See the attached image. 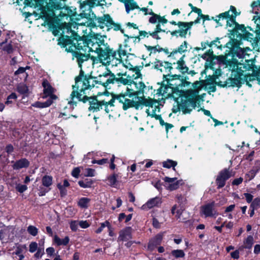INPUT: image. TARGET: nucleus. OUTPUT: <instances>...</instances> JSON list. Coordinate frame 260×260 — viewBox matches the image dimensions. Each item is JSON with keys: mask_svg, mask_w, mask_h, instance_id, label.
<instances>
[{"mask_svg": "<svg viewBox=\"0 0 260 260\" xmlns=\"http://www.w3.org/2000/svg\"><path fill=\"white\" fill-rule=\"evenodd\" d=\"M27 232L30 235L36 236L38 233V229L35 226L29 225L27 228Z\"/></svg>", "mask_w": 260, "mask_h": 260, "instance_id": "56", "label": "nucleus"}, {"mask_svg": "<svg viewBox=\"0 0 260 260\" xmlns=\"http://www.w3.org/2000/svg\"><path fill=\"white\" fill-rule=\"evenodd\" d=\"M104 76L109 77L106 80L105 84H106V85L114 84L115 82L118 84L121 83L124 85H131L132 84H135V81H134V74L132 76L127 75V78L123 77L117 78L110 70L107 69V71L104 73Z\"/></svg>", "mask_w": 260, "mask_h": 260, "instance_id": "12", "label": "nucleus"}, {"mask_svg": "<svg viewBox=\"0 0 260 260\" xmlns=\"http://www.w3.org/2000/svg\"><path fill=\"white\" fill-rule=\"evenodd\" d=\"M161 85L165 86L164 92L167 93V90L171 89L170 92L167 95L169 98H174L173 94L179 96L183 93L182 91L186 90L180 89V87L189 86L190 82L185 80L181 79L180 75H163V81L161 82Z\"/></svg>", "mask_w": 260, "mask_h": 260, "instance_id": "6", "label": "nucleus"}, {"mask_svg": "<svg viewBox=\"0 0 260 260\" xmlns=\"http://www.w3.org/2000/svg\"><path fill=\"white\" fill-rule=\"evenodd\" d=\"M42 84L44 88L43 93L44 94L43 98H46L48 95L54 92V88L51 85L47 80H44Z\"/></svg>", "mask_w": 260, "mask_h": 260, "instance_id": "28", "label": "nucleus"}, {"mask_svg": "<svg viewBox=\"0 0 260 260\" xmlns=\"http://www.w3.org/2000/svg\"><path fill=\"white\" fill-rule=\"evenodd\" d=\"M79 2L80 9L88 7L87 10L92 12V9L94 7V6H96L98 0H86L83 2L80 1Z\"/></svg>", "mask_w": 260, "mask_h": 260, "instance_id": "32", "label": "nucleus"}, {"mask_svg": "<svg viewBox=\"0 0 260 260\" xmlns=\"http://www.w3.org/2000/svg\"><path fill=\"white\" fill-rule=\"evenodd\" d=\"M255 24L254 29L250 26H245L244 24L238 25L237 27H233L228 30V37H234L240 43L243 41L249 42L253 50H260V16H254L252 19Z\"/></svg>", "mask_w": 260, "mask_h": 260, "instance_id": "1", "label": "nucleus"}, {"mask_svg": "<svg viewBox=\"0 0 260 260\" xmlns=\"http://www.w3.org/2000/svg\"><path fill=\"white\" fill-rule=\"evenodd\" d=\"M42 184L45 187H49L52 184V177L50 176L45 175L42 180Z\"/></svg>", "mask_w": 260, "mask_h": 260, "instance_id": "42", "label": "nucleus"}, {"mask_svg": "<svg viewBox=\"0 0 260 260\" xmlns=\"http://www.w3.org/2000/svg\"><path fill=\"white\" fill-rule=\"evenodd\" d=\"M132 90L130 88L127 87L126 91L125 92L120 93V94H116L114 93V96L117 97V98L116 99V100H118L120 103L123 104V103H124V101H123L122 98H125L126 96H128L129 98V94H130L129 91H132Z\"/></svg>", "mask_w": 260, "mask_h": 260, "instance_id": "37", "label": "nucleus"}, {"mask_svg": "<svg viewBox=\"0 0 260 260\" xmlns=\"http://www.w3.org/2000/svg\"><path fill=\"white\" fill-rule=\"evenodd\" d=\"M27 187L26 185H22L21 184H17L16 185V189L20 193H22L27 190Z\"/></svg>", "mask_w": 260, "mask_h": 260, "instance_id": "61", "label": "nucleus"}, {"mask_svg": "<svg viewBox=\"0 0 260 260\" xmlns=\"http://www.w3.org/2000/svg\"><path fill=\"white\" fill-rule=\"evenodd\" d=\"M201 213L206 217H213L218 215V212L215 208V203L212 202L201 207Z\"/></svg>", "mask_w": 260, "mask_h": 260, "instance_id": "21", "label": "nucleus"}, {"mask_svg": "<svg viewBox=\"0 0 260 260\" xmlns=\"http://www.w3.org/2000/svg\"><path fill=\"white\" fill-rule=\"evenodd\" d=\"M215 56V55L213 54L212 49H210L202 55L201 57L204 59H206L207 57H208L211 60H213L214 59Z\"/></svg>", "mask_w": 260, "mask_h": 260, "instance_id": "48", "label": "nucleus"}, {"mask_svg": "<svg viewBox=\"0 0 260 260\" xmlns=\"http://www.w3.org/2000/svg\"><path fill=\"white\" fill-rule=\"evenodd\" d=\"M56 3H59L60 4V8L58 9H53L52 10V13L50 14V12H47L46 16H45V23H46L49 26V27H52L53 25L52 22L49 19L51 16L54 14V11L55 10H63L64 12H60L59 16L60 17L63 18L64 17H70L74 16L76 15V12H74L71 9V7L63 5V4L62 3V0H55Z\"/></svg>", "mask_w": 260, "mask_h": 260, "instance_id": "13", "label": "nucleus"}, {"mask_svg": "<svg viewBox=\"0 0 260 260\" xmlns=\"http://www.w3.org/2000/svg\"><path fill=\"white\" fill-rule=\"evenodd\" d=\"M87 7H84L82 9H80L82 12L79 14V16L81 18H86L87 19V21L85 23H77L76 24L86 26L90 28L98 27V19L99 17H97L92 11V12L88 11Z\"/></svg>", "mask_w": 260, "mask_h": 260, "instance_id": "14", "label": "nucleus"}, {"mask_svg": "<svg viewBox=\"0 0 260 260\" xmlns=\"http://www.w3.org/2000/svg\"><path fill=\"white\" fill-rule=\"evenodd\" d=\"M64 25V28H66L67 32H69L70 31L71 33L69 37H71V39L77 43V47L82 49L81 45H82V47L88 49V52H94L97 53L98 51L96 50H98V48L100 47L98 45V42L96 41V36L99 37V34L91 31L86 35H84L82 36H80L77 32L72 29L70 24L65 23Z\"/></svg>", "mask_w": 260, "mask_h": 260, "instance_id": "4", "label": "nucleus"}, {"mask_svg": "<svg viewBox=\"0 0 260 260\" xmlns=\"http://www.w3.org/2000/svg\"><path fill=\"white\" fill-rule=\"evenodd\" d=\"M253 244V237L249 236L244 242V247L249 249L252 247Z\"/></svg>", "mask_w": 260, "mask_h": 260, "instance_id": "55", "label": "nucleus"}, {"mask_svg": "<svg viewBox=\"0 0 260 260\" xmlns=\"http://www.w3.org/2000/svg\"><path fill=\"white\" fill-rule=\"evenodd\" d=\"M260 207V198H255L251 203L250 208L257 209Z\"/></svg>", "mask_w": 260, "mask_h": 260, "instance_id": "62", "label": "nucleus"}, {"mask_svg": "<svg viewBox=\"0 0 260 260\" xmlns=\"http://www.w3.org/2000/svg\"><path fill=\"white\" fill-rule=\"evenodd\" d=\"M105 27H107V31L113 29L114 31L120 30L122 34H124V29L121 28L120 24L115 23L108 14H104L98 19V27L103 29Z\"/></svg>", "mask_w": 260, "mask_h": 260, "instance_id": "11", "label": "nucleus"}, {"mask_svg": "<svg viewBox=\"0 0 260 260\" xmlns=\"http://www.w3.org/2000/svg\"><path fill=\"white\" fill-rule=\"evenodd\" d=\"M162 239V236L161 235L158 234L156 235L149 242L148 249L150 251L153 250L157 245L160 244Z\"/></svg>", "mask_w": 260, "mask_h": 260, "instance_id": "29", "label": "nucleus"}, {"mask_svg": "<svg viewBox=\"0 0 260 260\" xmlns=\"http://www.w3.org/2000/svg\"><path fill=\"white\" fill-rule=\"evenodd\" d=\"M256 59L255 58L250 59H245L243 63L238 61L237 69H240L243 71H252L254 76H257L258 73V66L255 65Z\"/></svg>", "mask_w": 260, "mask_h": 260, "instance_id": "15", "label": "nucleus"}, {"mask_svg": "<svg viewBox=\"0 0 260 260\" xmlns=\"http://www.w3.org/2000/svg\"><path fill=\"white\" fill-rule=\"evenodd\" d=\"M96 95L88 96L87 94H81L78 91H72L68 102L72 110L77 106L78 102H81L85 104L88 103L89 106L88 110L92 113L98 112L102 109L104 106V100H98Z\"/></svg>", "mask_w": 260, "mask_h": 260, "instance_id": "5", "label": "nucleus"}, {"mask_svg": "<svg viewBox=\"0 0 260 260\" xmlns=\"http://www.w3.org/2000/svg\"><path fill=\"white\" fill-rule=\"evenodd\" d=\"M154 68L157 70H159L160 72H162V70L161 69H160V67H164L166 70H168L170 73L169 74L171 75V70H173V68L172 67L173 64H175L176 63L173 62L171 63L167 61H162L158 59H155V61H154Z\"/></svg>", "mask_w": 260, "mask_h": 260, "instance_id": "24", "label": "nucleus"}, {"mask_svg": "<svg viewBox=\"0 0 260 260\" xmlns=\"http://www.w3.org/2000/svg\"><path fill=\"white\" fill-rule=\"evenodd\" d=\"M106 37V36H102L100 34L99 37H98V36H96V41L98 42V45H99L100 47H102V46H103V47L105 46L106 43H105L104 38Z\"/></svg>", "mask_w": 260, "mask_h": 260, "instance_id": "54", "label": "nucleus"}, {"mask_svg": "<svg viewBox=\"0 0 260 260\" xmlns=\"http://www.w3.org/2000/svg\"><path fill=\"white\" fill-rule=\"evenodd\" d=\"M48 157L49 158V160L52 161L55 159H58V158H60L61 155L60 154L56 152L51 151L49 153Z\"/></svg>", "mask_w": 260, "mask_h": 260, "instance_id": "59", "label": "nucleus"}, {"mask_svg": "<svg viewBox=\"0 0 260 260\" xmlns=\"http://www.w3.org/2000/svg\"><path fill=\"white\" fill-rule=\"evenodd\" d=\"M70 228L73 231H76L78 229L79 223L78 221L73 220L70 222Z\"/></svg>", "mask_w": 260, "mask_h": 260, "instance_id": "64", "label": "nucleus"}, {"mask_svg": "<svg viewBox=\"0 0 260 260\" xmlns=\"http://www.w3.org/2000/svg\"><path fill=\"white\" fill-rule=\"evenodd\" d=\"M161 203V199L159 197H155L148 200L147 203L142 206L143 210H148L155 206H158Z\"/></svg>", "mask_w": 260, "mask_h": 260, "instance_id": "27", "label": "nucleus"}, {"mask_svg": "<svg viewBox=\"0 0 260 260\" xmlns=\"http://www.w3.org/2000/svg\"><path fill=\"white\" fill-rule=\"evenodd\" d=\"M216 17L220 18V19H226V22L231 19V16L230 14V10L225 11L223 13H221L216 16Z\"/></svg>", "mask_w": 260, "mask_h": 260, "instance_id": "52", "label": "nucleus"}, {"mask_svg": "<svg viewBox=\"0 0 260 260\" xmlns=\"http://www.w3.org/2000/svg\"><path fill=\"white\" fill-rule=\"evenodd\" d=\"M232 71L233 73L235 72V77L229 78V80H230L231 82V85H228V86L237 87L238 88L241 87L243 84L242 80H243V79L242 76H243V71L240 69H237V67L232 69Z\"/></svg>", "mask_w": 260, "mask_h": 260, "instance_id": "19", "label": "nucleus"}, {"mask_svg": "<svg viewBox=\"0 0 260 260\" xmlns=\"http://www.w3.org/2000/svg\"><path fill=\"white\" fill-rule=\"evenodd\" d=\"M258 170H251L247 174H246V181H250L255 176Z\"/></svg>", "mask_w": 260, "mask_h": 260, "instance_id": "58", "label": "nucleus"}, {"mask_svg": "<svg viewBox=\"0 0 260 260\" xmlns=\"http://www.w3.org/2000/svg\"><path fill=\"white\" fill-rule=\"evenodd\" d=\"M233 176H234L233 172L229 169H224L220 171L216 179L217 188H221L224 186L226 181Z\"/></svg>", "mask_w": 260, "mask_h": 260, "instance_id": "17", "label": "nucleus"}, {"mask_svg": "<svg viewBox=\"0 0 260 260\" xmlns=\"http://www.w3.org/2000/svg\"><path fill=\"white\" fill-rule=\"evenodd\" d=\"M116 51H117V54L118 55V57H117V60H121L122 57L127 55V51L123 49V45L121 44H118V47Z\"/></svg>", "mask_w": 260, "mask_h": 260, "instance_id": "38", "label": "nucleus"}, {"mask_svg": "<svg viewBox=\"0 0 260 260\" xmlns=\"http://www.w3.org/2000/svg\"><path fill=\"white\" fill-rule=\"evenodd\" d=\"M184 57L185 55H183L176 62L177 66L176 67V69L178 70L182 74L187 73L189 70L188 67L186 66L185 62L184 60Z\"/></svg>", "mask_w": 260, "mask_h": 260, "instance_id": "30", "label": "nucleus"}, {"mask_svg": "<svg viewBox=\"0 0 260 260\" xmlns=\"http://www.w3.org/2000/svg\"><path fill=\"white\" fill-rule=\"evenodd\" d=\"M3 50L7 52L8 54H11L13 53L14 49L12 45L9 43L3 47Z\"/></svg>", "mask_w": 260, "mask_h": 260, "instance_id": "63", "label": "nucleus"}, {"mask_svg": "<svg viewBox=\"0 0 260 260\" xmlns=\"http://www.w3.org/2000/svg\"><path fill=\"white\" fill-rule=\"evenodd\" d=\"M171 253L176 258L183 257L185 255L184 251L180 249L172 250Z\"/></svg>", "mask_w": 260, "mask_h": 260, "instance_id": "50", "label": "nucleus"}, {"mask_svg": "<svg viewBox=\"0 0 260 260\" xmlns=\"http://www.w3.org/2000/svg\"><path fill=\"white\" fill-rule=\"evenodd\" d=\"M216 76H209V78H207L206 80H202V82H206L207 85H211L212 84H215Z\"/></svg>", "mask_w": 260, "mask_h": 260, "instance_id": "53", "label": "nucleus"}, {"mask_svg": "<svg viewBox=\"0 0 260 260\" xmlns=\"http://www.w3.org/2000/svg\"><path fill=\"white\" fill-rule=\"evenodd\" d=\"M134 84L137 90L135 91L134 89L131 88L132 90L129 91V98H132L134 96L136 98H139V94H144V88L146 87V85L143 82H139V83H137L135 81V84Z\"/></svg>", "mask_w": 260, "mask_h": 260, "instance_id": "25", "label": "nucleus"}, {"mask_svg": "<svg viewBox=\"0 0 260 260\" xmlns=\"http://www.w3.org/2000/svg\"><path fill=\"white\" fill-rule=\"evenodd\" d=\"M188 43L184 41L178 48L174 49L170 53L168 57H173L175 54L179 53L182 54L187 50Z\"/></svg>", "mask_w": 260, "mask_h": 260, "instance_id": "31", "label": "nucleus"}, {"mask_svg": "<svg viewBox=\"0 0 260 260\" xmlns=\"http://www.w3.org/2000/svg\"><path fill=\"white\" fill-rule=\"evenodd\" d=\"M134 101L128 99H125L124 103H123L122 109L123 110L126 111L130 108H133V104Z\"/></svg>", "mask_w": 260, "mask_h": 260, "instance_id": "44", "label": "nucleus"}, {"mask_svg": "<svg viewBox=\"0 0 260 260\" xmlns=\"http://www.w3.org/2000/svg\"><path fill=\"white\" fill-rule=\"evenodd\" d=\"M17 91L21 94H25L28 93L29 89L26 84H20L17 87Z\"/></svg>", "mask_w": 260, "mask_h": 260, "instance_id": "43", "label": "nucleus"}, {"mask_svg": "<svg viewBox=\"0 0 260 260\" xmlns=\"http://www.w3.org/2000/svg\"><path fill=\"white\" fill-rule=\"evenodd\" d=\"M149 15H151L149 19V22L152 24H155L157 21H158L159 15L154 13L152 10L150 9L149 12Z\"/></svg>", "mask_w": 260, "mask_h": 260, "instance_id": "45", "label": "nucleus"}, {"mask_svg": "<svg viewBox=\"0 0 260 260\" xmlns=\"http://www.w3.org/2000/svg\"><path fill=\"white\" fill-rule=\"evenodd\" d=\"M49 103V102H47V101H45V102H41L39 101H37L32 104L31 106L36 108H44L49 107L50 106Z\"/></svg>", "mask_w": 260, "mask_h": 260, "instance_id": "46", "label": "nucleus"}, {"mask_svg": "<svg viewBox=\"0 0 260 260\" xmlns=\"http://www.w3.org/2000/svg\"><path fill=\"white\" fill-rule=\"evenodd\" d=\"M94 153L89 152L87 154L86 156H84L83 161H85V162H87L89 161L90 159V162H114L115 157L114 155H112L111 157H110L111 155L110 154H107L106 157H104L101 159L96 160L94 158Z\"/></svg>", "mask_w": 260, "mask_h": 260, "instance_id": "20", "label": "nucleus"}, {"mask_svg": "<svg viewBox=\"0 0 260 260\" xmlns=\"http://www.w3.org/2000/svg\"><path fill=\"white\" fill-rule=\"evenodd\" d=\"M105 227H107L108 230H110V223L107 220L101 223V226L96 230L95 233L97 234L101 233Z\"/></svg>", "mask_w": 260, "mask_h": 260, "instance_id": "49", "label": "nucleus"}, {"mask_svg": "<svg viewBox=\"0 0 260 260\" xmlns=\"http://www.w3.org/2000/svg\"><path fill=\"white\" fill-rule=\"evenodd\" d=\"M183 93H181L179 97L181 98L182 111L183 114H189L192 111V109L189 108L191 106L193 109L197 107V104L200 106L196 96L197 95V91L192 89H187L185 91H182Z\"/></svg>", "mask_w": 260, "mask_h": 260, "instance_id": "8", "label": "nucleus"}, {"mask_svg": "<svg viewBox=\"0 0 260 260\" xmlns=\"http://www.w3.org/2000/svg\"><path fill=\"white\" fill-rule=\"evenodd\" d=\"M181 25V29L178 30H175L174 31L169 30L167 31V33L170 32L172 36H175L178 37L179 36L181 38H185L187 34L188 31L191 28L192 26L194 24L193 21L190 22H183L182 23H179Z\"/></svg>", "mask_w": 260, "mask_h": 260, "instance_id": "16", "label": "nucleus"}, {"mask_svg": "<svg viewBox=\"0 0 260 260\" xmlns=\"http://www.w3.org/2000/svg\"><path fill=\"white\" fill-rule=\"evenodd\" d=\"M117 175L113 174L107 177V180L108 181L107 184L112 187H114L117 183Z\"/></svg>", "mask_w": 260, "mask_h": 260, "instance_id": "41", "label": "nucleus"}, {"mask_svg": "<svg viewBox=\"0 0 260 260\" xmlns=\"http://www.w3.org/2000/svg\"><path fill=\"white\" fill-rule=\"evenodd\" d=\"M178 208L177 205H175L172 207V210H171V213L172 214H175V216L177 217V219L179 218L180 217V216L182 214V212L180 210L177 209Z\"/></svg>", "mask_w": 260, "mask_h": 260, "instance_id": "57", "label": "nucleus"}, {"mask_svg": "<svg viewBox=\"0 0 260 260\" xmlns=\"http://www.w3.org/2000/svg\"><path fill=\"white\" fill-rule=\"evenodd\" d=\"M90 199L88 198L83 197L80 198L78 203V206L82 209H87L89 206Z\"/></svg>", "mask_w": 260, "mask_h": 260, "instance_id": "35", "label": "nucleus"}, {"mask_svg": "<svg viewBox=\"0 0 260 260\" xmlns=\"http://www.w3.org/2000/svg\"><path fill=\"white\" fill-rule=\"evenodd\" d=\"M163 180L164 181V186L167 189L170 191L178 189L184 183L183 180H177L176 177H165L163 178Z\"/></svg>", "mask_w": 260, "mask_h": 260, "instance_id": "18", "label": "nucleus"}, {"mask_svg": "<svg viewBox=\"0 0 260 260\" xmlns=\"http://www.w3.org/2000/svg\"><path fill=\"white\" fill-rule=\"evenodd\" d=\"M112 99L109 101H106L105 100H104V110L106 113L108 114L110 112V110L108 108V106L111 107L114 106V102L116 100V99L117 98L116 96H114V94H112Z\"/></svg>", "mask_w": 260, "mask_h": 260, "instance_id": "34", "label": "nucleus"}, {"mask_svg": "<svg viewBox=\"0 0 260 260\" xmlns=\"http://www.w3.org/2000/svg\"><path fill=\"white\" fill-rule=\"evenodd\" d=\"M17 98V96L15 92L11 93L7 97V101L5 102V104L7 105H8L12 103V102L11 101H10V99L16 100Z\"/></svg>", "mask_w": 260, "mask_h": 260, "instance_id": "60", "label": "nucleus"}, {"mask_svg": "<svg viewBox=\"0 0 260 260\" xmlns=\"http://www.w3.org/2000/svg\"><path fill=\"white\" fill-rule=\"evenodd\" d=\"M24 4L25 6L39 7L41 10L42 17L45 18L47 11L50 14L53 9H58L60 8V4L56 3L55 0H24Z\"/></svg>", "mask_w": 260, "mask_h": 260, "instance_id": "7", "label": "nucleus"}, {"mask_svg": "<svg viewBox=\"0 0 260 260\" xmlns=\"http://www.w3.org/2000/svg\"><path fill=\"white\" fill-rule=\"evenodd\" d=\"M107 77L104 76V73L98 77L85 74L83 70L81 69L79 75L75 78V84L72 85L73 91H78L81 94H87L86 90H91L96 84L101 85L106 89H110V87H108L109 85L105 84L106 81L102 80V77Z\"/></svg>", "mask_w": 260, "mask_h": 260, "instance_id": "2", "label": "nucleus"}, {"mask_svg": "<svg viewBox=\"0 0 260 260\" xmlns=\"http://www.w3.org/2000/svg\"><path fill=\"white\" fill-rule=\"evenodd\" d=\"M132 229L131 227H126L119 232L118 241H126L132 238Z\"/></svg>", "mask_w": 260, "mask_h": 260, "instance_id": "26", "label": "nucleus"}, {"mask_svg": "<svg viewBox=\"0 0 260 260\" xmlns=\"http://www.w3.org/2000/svg\"><path fill=\"white\" fill-rule=\"evenodd\" d=\"M138 99H140L141 105L146 107H150L152 108L154 104L158 103V100L155 99H151L149 97L148 99H146L144 96H143L142 97H139Z\"/></svg>", "mask_w": 260, "mask_h": 260, "instance_id": "33", "label": "nucleus"}, {"mask_svg": "<svg viewBox=\"0 0 260 260\" xmlns=\"http://www.w3.org/2000/svg\"><path fill=\"white\" fill-rule=\"evenodd\" d=\"M96 57H92L93 63H102L109 65L114 59L117 60V51L111 48L107 43L103 48H98Z\"/></svg>", "mask_w": 260, "mask_h": 260, "instance_id": "9", "label": "nucleus"}, {"mask_svg": "<svg viewBox=\"0 0 260 260\" xmlns=\"http://www.w3.org/2000/svg\"><path fill=\"white\" fill-rule=\"evenodd\" d=\"M230 40L224 46L229 49L228 55L232 56V59H236V57L239 58H243L246 51L251 50L249 47H245L242 48L240 46L243 43H240V41H238L237 39L234 37H229Z\"/></svg>", "mask_w": 260, "mask_h": 260, "instance_id": "10", "label": "nucleus"}, {"mask_svg": "<svg viewBox=\"0 0 260 260\" xmlns=\"http://www.w3.org/2000/svg\"><path fill=\"white\" fill-rule=\"evenodd\" d=\"M79 185L83 188H89L93 184V181L92 180H88V179H85V180H80L78 182Z\"/></svg>", "mask_w": 260, "mask_h": 260, "instance_id": "47", "label": "nucleus"}, {"mask_svg": "<svg viewBox=\"0 0 260 260\" xmlns=\"http://www.w3.org/2000/svg\"><path fill=\"white\" fill-rule=\"evenodd\" d=\"M228 56H230V55H228V53H225L224 55H215L214 59H217L219 62L226 65V67H229L231 70L237 67L238 60L237 59H228Z\"/></svg>", "mask_w": 260, "mask_h": 260, "instance_id": "22", "label": "nucleus"}, {"mask_svg": "<svg viewBox=\"0 0 260 260\" xmlns=\"http://www.w3.org/2000/svg\"><path fill=\"white\" fill-rule=\"evenodd\" d=\"M144 46L146 47L148 51H151L152 50H154V53H155L156 51L160 52L162 51V50H164V48L162 47H160V46L158 44L154 46H151L144 45Z\"/></svg>", "mask_w": 260, "mask_h": 260, "instance_id": "51", "label": "nucleus"}, {"mask_svg": "<svg viewBox=\"0 0 260 260\" xmlns=\"http://www.w3.org/2000/svg\"><path fill=\"white\" fill-rule=\"evenodd\" d=\"M243 81V83H244V82H246V84L249 87H252L251 84L250 83V81H253L254 80H255V77H254V75H253V72L251 74H246L244 76V78Z\"/></svg>", "mask_w": 260, "mask_h": 260, "instance_id": "40", "label": "nucleus"}, {"mask_svg": "<svg viewBox=\"0 0 260 260\" xmlns=\"http://www.w3.org/2000/svg\"><path fill=\"white\" fill-rule=\"evenodd\" d=\"M124 6L127 14H128L131 11L140 9L139 6L137 3H128L127 2H126L124 4Z\"/></svg>", "mask_w": 260, "mask_h": 260, "instance_id": "39", "label": "nucleus"}, {"mask_svg": "<svg viewBox=\"0 0 260 260\" xmlns=\"http://www.w3.org/2000/svg\"><path fill=\"white\" fill-rule=\"evenodd\" d=\"M230 12L231 11L232 14L230 15L231 19L227 21L226 26L230 27H237L238 25H241L238 22L236 21L237 16L240 15L241 12H237L235 7L231 6L230 8Z\"/></svg>", "mask_w": 260, "mask_h": 260, "instance_id": "23", "label": "nucleus"}, {"mask_svg": "<svg viewBox=\"0 0 260 260\" xmlns=\"http://www.w3.org/2000/svg\"><path fill=\"white\" fill-rule=\"evenodd\" d=\"M53 241L58 246L67 245L69 242L70 239L67 236L64 239H61L57 236L55 235Z\"/></svg>", "mask_w": 260, "mask_h": 260, "instance_id": "36", "label": "nucleus"}, {"mask_svg": "<svg viewBox=\"0 0 260 260\" xmlns=\"http://www.w3.org/2000/svg\"><path fill=\"white\" fill-rule=\"evenodd\" d=\"M58 45L61 48H65V51L67 52L72 53L73 57L77 59L79 67L80 70L82 69V63L90 58L92 60V57L89 53L87 54V48L82 47L80 49L77 47V43L74 40L69 37V36L61 35L58 39ZM82 47V45H81Z\"/></svg>", "mask_w": 260, "mask_h": 260, "instance_id": "3", "label": "nucleus"}]
</instances>
